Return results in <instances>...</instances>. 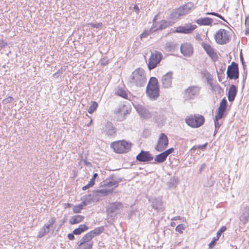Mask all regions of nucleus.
I'll return each mask as SVG.
<instances>
[{
    "label": "nucleus",
    "instance_id": "obj_1",
    "mask_svg": "<svg viewBox=\"0 0 249 249\" xmlns=\"http://www.w3.org/2000/svg\"><path fill=\"white\" fill-rule=\"evenodd\" d=\"M146 82L143 70L138 68L134 71L130 77V82L137 87H143Z\"/></svg>",
    "mask_w": 249,
    "mask_h": 249
},
{
    "label": "nucleus",
    "instance_id": "obj_2",
    "mask_svg": "<svg viewBox=\"0 0 249 249\" xmlns=\"http://www.w3.org/2000/svg\"><path fill=\"white\" fill-rule=\"evenodd\" d=\"M201 88L197 85L190 86L185 89L183 92L185 101L194 100L197 97L200 92Z\"/></svg>",
    "mask_w": 249,
    "mask_h": 249
},
{
    "label": "nucleus",
    "instance_id": "obj_3",
    "mask_svg": "<svg viewBox=\"0 0 249 249\" xmlns=\"http://www.w3.org/2000/svg\"><path fill=\"white\" fill-rule=\"evenodd\" d=\"M193 6V3L189 2L172 11L170 16L173 19H178L180 17L187 14Z\"/></svg>",
    "mask_w": 249,
    "mask_h": 249
},
{
    "label": "nucleus",
    "instance_id": "obj_4",
    "mask_svg": "<svg viewBox=\"0 0 249 249\" xmlns=\"http://www.w3.org/2000/svg\"><path fill=\"white\" fill-rule=\"evenodd\" d=\"M111 146L116 153H125L130 150L131 144L123 140L112 142Z\"/></svg>",
    "mask_w": 249,
    "mask_h": 249
},
{
    "label": "nucleus",
    "instance_id": "obj_5",
    "mask_svg": "<svg viewBox=\"0 0 249 249\" xmlns=\"http://www.w3.org/2000/svg\"><path fill=\"white\" fill-rule=\"evenodd\" d=\"M117 131V129L114 126L113 124L109 121H107L102 124L101 134L107 137H114L116 135Z\"/></svg>",
    "mask_w": 249,
    "mask_h": 249
},
{
    "label": "nucleus",
    "instance_id": "obj_6",
    "mask_svg": "<svg viewBox=\"0 0 249 249\" xmlns=\"http://www.w3.org/2000/svg\"><path fill=\"white\" fill-rule=\"evenodd\" d=\"M186 124L193 128H197L203 124L205 122L204 117L201 115H191L186 119Z\"/></svg>",
    "mask_w": 249,
    "mask_h": 249
},
{
    "label": "nucleus",
    "instance_id": "obj_7",
    "mask_svg": "<svg viewBox=\"0 0 249 249\" xmlns=\"http://www.w3.org/2000/svg\"><path fill=\"white\" fill-rule=\"evenodd\" d=\"M122 181V178H116L114 176H111L109 178H107L101 183L102 187H105L108 189H110L111 192L113 189L118 186L119 183Z\"/></svg>",
    "mask_w": 249,
    "mask_h": 249
},
{
    "label": "nucleus",
    "instance_id": "obj_8",
    "mask_svg": "<svg viewBox=\"0 0 249 249\" xmlns=\"http://www.w3.org/2000/svg\"><path fill=\"white\" fill-rule=\"evenodd\" d=\"M162 58V54L161 53L155 51L151 53L148 63V68L149 70L155 69L157 65L160 62Z\"/></svg>",
    "mask_w": 249,
    "mask_h": 249
},
{
    "label": "nucleus",
    "instance_id": "obj_9",
    "mask_svg": "<svg viewBox=\"0 0 249 249\" xmlns=\"http://www.w3.org/2000/svg\"><path fill=\"white\" fill-rule=\"evenodd\" d=\"M214 38L216 42L219 44H226L230 40L229 32L225 29H221L214 35Z\"/></svg>",
    "mask_w": 249,
    "mask_h": 249
},
{
    "label": "nucleus",
    "instance_id": "obj_10",
    "mask_svg": "<svg viewBox=\"0 0 249 249\" xmlns=\"http://www.w3.org/2000/svg\"><path fill=\"white\" fill-rule=\"evenodd\" d=\"M168 145V139L164 133H160L155 149L159 152L164 150Z\"/></svg>",
    "mask_w": 249,
    "mask_h": 249
},
{
    "label": "nucleus",
    "instance_id": "obj_11",
    "mask_svg": "<svg viewBox=\"0 0 249 249\" xmlns=\"http://www.w3.org/2000/svg\"><path fill=\"white\" fill-rule=\"evenodd\" d=\"M239 70L238 64L232 62L231 65L228 67L227 75L230 79H237L239 78Z\"/></svg>",
    "mask_w": 249,
    "mask_h": 249
},
{
    "label": "nucleus",
    "instance_id": "obj_12",
    "mask_svg": "<svg viewBox=\"0 0 249 249\" xmlns=\"http://www.w3.org/2000/svg\"><path fill=\"white\" fill-rule=\"evenodd\" d=\"M123 208V205L121 202H116L110 204L107 211L108 215L110 217H113L119 213Z\"/></svg>",
    "mask_w": 249,
    "mask_h": 249
},
{
    "label": "nucleus",
    "instance_id": "obj_13",
    "mask_svg": "<svg viewBox=\"0 0 249 249\" xmlns=\"http://www.w3.org/2000/svg\"><path fill=\"white\" fill-rule=\"evenodd\" d=\"M136 159L140 162H149L153 160V157L149 151L141 150V152L136 156Z\"/></svg>",
    "mask_w": 249,
    "mask_h": 249
},
{
    "label": "nucleus",
    "instance_id": "obj_14",
    "mask_svg": "<svg viewBox=\"0 0 249 249\" xmlns=\"http://www.w3.org/2000/svg\"><path fill=\"white\" fill-rule=\"evenodd\" d=\"M173 79V72H168L164 74L161 78L162 86L163 88L167 89L171 87Z\"/></svg>",
    "mask_w": 249,
    "mask_h": 249
},
{
    "label": "nucleus",
    "instance_id": "obj_15",
    "mask_svg": "<svg viewBox=\"0 0 249 249\" xmlns=\"http://www.w3.org/2000/svg\"><path fill=\"white\" fill-rule=\"evenodd\" d=\"M202 46L207 54L211 57L213 61L215 62L217 60L218 56L213 48L209 44L202 43Z\"/></svg>",
    "mask_w": 249,
    "mask_h": 249
},
{
    "label": "nucleus",
    "instance_id": "obj_16",
    "mask_svg": "<svg viewBox=\"0 0 249 249\" xmlns=\"http://www.w3.org/2000/svg\"><path fill=\"white\" fill-rule=\"evenodd\" d=\"M180 51L183 55L189 57L193 53V48L190 43H184L180 46Z\"/></svg>",
    "mask_w": 249,
    "mask_h": 249
},
{
    "label": "nucleus",
    "instance_id": "obj_17",
    "mask_svg": "<svg viewBox=\"0 0 249 249\" xmlns=\"http://www.w3.org/2000/svg\"><path fill=\"white\" fill-rule=\"evenodd\" d=\"M135 108L141 117L145 119L151 118V113L144 107L140 105H137L135 106Z\"/></svg>",
    "mask_w": 249,
    "mask_h": 249
},
{
    "label": "nucleus",
    "instance_id": "obj_18",
    "mask_svg": "<svg viewBox=\"0 0 249 249\" xmlns=\"http://www.w3.org/2000/svg\"><path fill=\"white\" fill-rule=\"evenodd\" d=\"M227 107V101L225 98H223L220 103L215 116L217 118H222Z\"/></svg>",
    "mask_w": 249,
    "mask_h": 249
},
{
    "label": "nucleus",
    "instance_id": "obj_19",
    "mask_svg": "<svg viewBox=\"0 0 249 249\" xmlns=\"http://www.w3.org/2000/svg\"><path fill=\"white\" fill-rule=\"evenodd\" d=\"M196 28V25L189 24L183 27H178L176 30V32L179 33L190 34Z\"/></svg>",
    "mask_w": 249,
    "mask_h": 249
},
{
    "label": "nucleus",
    "instance_id": "obj_20",
    "mask_svg": "<svg viewBox=\"0 0 249 249\" xmlns=\"http://www.w3.org/2000/svg\"><path fill=\"white\" fill-rule=\"evenodd\" d=\"M159 88H146V93L147 96L151 100H156L159 96Z\"/></svg>",
    "mask_w": 249,
    "mask_h": 249
},
{
    "label": "nucleus",
    "instance_id": "obj_21",
    "mask_svg": "<svg viewBox=\"0 0 249 249\" xmlns=\"http://www.w3.org/2000/svg\"><path fill=\"white\" fill-rule=\"evenodd\" d=\"M239 219L243 225L246 224L249 221V205L244 207L242 210Z\"/></svg>",
    "mask_w": 249,
    "mask_h": 249
},
{
    "label": "nucleus",
    "instance_id": "obj_22",
    "mask_svg": "<svg viewBox=\"0 0 249 249\" xmlns=\"http://www.w3.org/2000/svg\"><path fill=\"white\" fill-rule=\"evenodd\" d=\"M237 89L236 86L234 85H231L229 88L228 91V98L230 102H232L236 95Z\"/></svg>",
    "mask_w": 249,
    "mask_h": 249
},
{
    "label": "nucleus",
    "instance_id": "obj_23",
    "mask_svg": "<svg viewBox=\"0 0 249 249\" xmlns=\"http://www.w3.org/2000/svg\"><path fill=\"white\" fill-rule=\"evenodd\" d=\"M195 21L200 26L212 25L213 20L211 18L206 17L197 19L196 20H195Z\"/></svg>",
    "mask_w": 249,
    "mask_h": 249
},
{
    "label": "nucleus",
    "instance_id": "obj_24",
    "mask_svg": "<svg viewBox=\"0 0 249 249\" xmlns=\"http://www.w3.org/2000/svg\"><path fill=\"white\" fill-rule=\"evenodd\" d=\"M84 219V217L81 215H76L72 216L69 221L71 224L73 225L78 224L82 222Z\"/></svg>",
    "mask_w": 249,
    "mask_h": 249
},
{
    "label": "nucleus",
    "instance_id": "obj_25",
    "mask_svg": "<svg viewBox=\"0 0 249 249\" xmlns=\"http://www.w3.org/2000/svg\"><path fill=\"white\" fill-rule=\"evenodd\" d=\"M89 228L85 224H81L77 228L75 229L73 231V234L75 235H79L82 232L87 231Z\"/></svg>",
    "mask_w": 249,
    "mask_h": 249
},
{
    "label": "nucleus",
    "instance_id": "obj_26",
    "mask_svg": "<svg viewBox=\"0 0 249 249\" xmlns=\"http://www.w3.org/2000/svg\"><path fill=\"white\" fill-rule=\"evenodd\" d=\"M159 88L158 79L154 77H151L149 81L146 88Z\"/></svg>",
    "mask_w": 249,
    "mask_h": 249
},
{
    "label": "nucleus",
    "instance_id": "obj_27",
    "mask_svg": "<svg viewBox=\"0 0 249 249\" xmlns=\"http://www.w3.org/2000/svg\"><path fill=\"white\" fill-rule=\"evenodd\" d=\"M50 229L49 228V226L44 225L41 229H40L38 234V238H41L48 233L49 232Z\"/></svg>",
    "mask_w": 249,
    "mask_h": 249
},
{
    "label": "nucleus",
    "instance_id": "obj_28",
    "mask_svg": "<svg viewBox=\"0 0 249 249\" xmlns=\"http://www.w3.org/2000/svg\"><path fill=\"white\" fill-rule=\"evenodd\" d=\"M167 158V157L163 152L155 156V161L157 163H162L166 160Z\"/></svg>",
    "mask_w": 249,
    "mask_h": 249
},
{
    "label": "nucleus",
    "instance_id": "obj_29",
    "mask_svg": "<svg viewBox=\"0 0 249 249\" xmlns=\"http://www.w3.org/2000/svg\"><path fill=\"white\" fill-rule=\"evenodd\" d=\"M79 249H92V242H84L81 244V240L78 242Z\"/></svg>",
    "mask_w": 249,
    "mask_h": 249
},
{
    "label": "nucleus",
    "instance_id": "obj_30",
    "mask_svg": "<svg viewBox=\"0 0 249 249\" xmlns=\"http://www.w3.org/2000/svg\"><path fill=\"white\" fill-rule=\"evenodd\" d=\"M94 237L91 231L87 233L81 239V244L84 242H91V240Z\"/></svg>",
    "mask_w": 249,
    "mask_h": 249
},
{
    "label": "nucleus",
    "instance_id": "obj_31",
    "mask_svg": "<svg viewBox=\"0 0 249 249\" xmlns=\"http://www.w3.org/2000/svg\"><path fill=\"white\" fill-rule=\"evenodd\" d=\"M152 207L156 210H158L162 206V201L160 199H154L152 201Z\"/></svg>",
    "mask_w": 249,
    "mask_h": 249
},
{
    "label": "nucleus",
    "instance_id": "obj_32",
    "mask_svg": "<svg viewBox=\"0 0 249 249\" xmlns=\"http://www.w3.org/2000/svg\"><path fill=\"white\" fill-rule=\"evenodd\" d=\"M178 45L172 42H167L165 44V49L168 51H173L176 49Z\"/></svg>",
    "mask_w": 249,
    "mask_h": 249
},
{
    "label": "nucleus",
    "instance_id": "obj_33",
    "mask_svg": "<svg viewBox=\"0 0 249 249\" xmlns=\"http://www.w3.org/2000/svg\"><path fill=\"white\" fill-rule=\"evenodd\" d=\"M115 93L117 95H118V96H120L121 97H123V98H124V99H127L128 98V94H127V93L123 89H121V88L118 89L116 90Z\"/></svg>",
    "mask_w": 249,
    "mask_h": 249
},
{
    "label": "nucleus",
    "instance_id": "obj_34",
    "mask_svg": "<svg viewBox=\"0 0 249 249\" xmlns=\"http://www.w3.org/2000/svg\"><path fill=\"white\" fill-rule=\"evenodd\" d=\"M96 193H97V195L99 196H107L108 194L111 193V192L110 189H108L106 188V189L97 190L96 191Z\"/></svg>",
    "mask_w": 249,
    "mask_h": 249
},
{
    "label": "nucleus",
    "instance_id": "obj_35",
    "mask_svg": "<svg viewBox=\"0 0 249 249\" xmlns=\"http://www.w3.org/2000/svg\"><path fill=\"white\" fill-rule=\"evenodd\" d=\"M104 230V227H99L98 228H96L94 229L93 230L90 231L92 234V235H94V237L97 235H99L101 234Z\"/></svg>",
    "mask_w": 249,
    "mask_h": 249
},
{
    "label": "nucleus",
    "instance_id": "obj_36",
    "mask_svg": "<svg viewBox=\"0 0 249 249\" xmlns=\"http://www.w3.org/2000/svg\"><path fill=\"white\" fill-rule=\"evenodd\" d=\"M98 107V104L96 102H93L92 104L90 106L88 112L90 114L92 113L94 111H95Z\"/></svg>",
    "mask_w": 249,
    "mask_h": 249
},
{
    "label": "nucleus",
    "instance_id": "obj_37",
    "mask_svg": "<svg viewBox=\"0 0 249 249\" xmlns=\"http://www.w3.org/2000/svg\"><path fill=\"white\" fill-rule=\"evenodd\" d=\"M92 199V198L90 195L85 196V198L82 201V203L84 206H86L91 202Z\"/></svg>",
    "mask_w": 249,
    "mask_h": 249
},
{
    "label": "nucleus",
    "instance_id": "obj_38",
    "mask_svg": "<svg viewBox=\"0 0 249 249\" xmlns=\"http://www.w3.org/2000/svg\"><path fill=\"white\" fill-rule=\"evenodd\" d=\"M169 22L166 20H162L157 30H163L167 28L169 26Z\"/></svg>",
    "mask_w": 249,
    "mask_h": 249
},
{
    "label": "nucleus",
    "instance_id": "obj_39",
    "mask_svg": "<svg viewBox=\"0 0 249 249\" xmlns=\"http://www.w3.org/2000/svg\"><path fill=\"white\" fill-rule=\"evenodd\" d=\"M221 118H217V116H215V119L214 120V125H215V132L214 134L217 132L218 129L219 128L221 124L219 123L218 120L221 119Z\"/></svg>",
    "mask_w": 249,
    "mask_h": 249
},
{
    "label": "nucleus",
    "instance_id": "obj_40",
    "mask_svg": "<svg viewBox=\"0 0 249 249\" xmlns=\"http://www.w3.org/2000/svg\"><path fill=\"white\" fill-rule=\"evenodd\" d=\"M83 204H80L78 205L74 206L73 208V211L74 213H79L80 211L83 209Z\"/></svg>",
    "mask_w": 249,
    "mask_h": 249
},
{
    "label": "nucleus",
    "instance_id": "obj_41",
    "mask_svg": "<svg viewBox=\"0 0 249 249\" xmlns=\"http://www.w3.org/2000/svg\"><path fill=\"white\" fill-rule=\"evenodd\" d=\"M205 15H213V16H215L218 18H220L221 19H222V20L225 21V22H227L225 19L223 17H222L220 14H218V13H215V12H208V13H206L205 14Z\"/></svg>",
    "mask_w": 249,
    "mask_h": 249
},
{
    "label": "nucleus",
    "instance_id": "obj_42",
    "mask_svg": "<svg viewBox=\"0 0 249 249\" xmlns=\"http://www.w3.org/2000/svg\"><path fill=\"white\" fill-rule=\"evenodd\" d=\"M56 219L54 217H51L48 221V223L45 224L46 226H49V228H52L53 225L55 223Z\"/></svg>",
    "mask_w": 249,
    "mask_h": 249
},
{
    "label": "nucleus",
    "instance_id": "obj_43",
    "mask_svg": "<svg viewBox=\"0 0 249 249\" xmlns=\"http://www.w3.org/2000/svg\"><path fill=\"white\" fill-rule=\"evenodd\" d=\"M184 229V224H180L178 225L176 228V231L180 233H182V230Z\"/></svg>",
    "mask_w": 249,
    "mask_h": 249
},
{
    "label": "nucleus",
    "instance_id": "obj_44",
    "mask_svg": "<svg viewBox=\"0 0 249 249\" xmlns=\"http://www.w3.org/2000/svg\"><path fill=\"white\" fill-rule=\"evenodd\" d=\"M226 227L225 226H222L220 229L217 231L216 233V236L218 238H219L222 233L224 232L226 230Z\"/></svg>",
    "mask_w": 249,
    "mask_h": 249
},
{
    "label": "nucleus",
    "instance_id": "obj_45",
    "mask_svg": "<svg viewBox=\"0 0 249 249\" xmlns=\"http://www.w3.org/2000/svg\"><path fill=\"white\" fill-rule=\"evenodd\" d=\"M91 27L99 28L102 26V23L99 22L97 23H90L89 24Z\"/></svg>",
    "mask_w": 249,
    "mask_h": 249
},
{
    "label": "nucleus",
    "instance_id": "obj_46",
    "mask_svg": "<svg viewBox=\"0 0 249 249\" xmlns=\"http://www.w3.org/2000/svg\"><path fill=\"white\" fill-rule=\"evenodd\" d=\"M174 151V149L173 148H170L163 151V152L165 154V155L166 156V157H167L170 154L173 153Z\"/></svg>",
    "mask_w": 249,
    "mask_h": 249
},
{
    "label": "nucleus",
    "instance_id": "obj_47",
    "mask_svg": "<svg viewBox=\"0 0 249 249\" xmlns=\"http://www.w3.org/2000/svg\"><path fill=\"white\" fill-rule=\"evenodd\" d=\"M13 100V97H12L11 96H9L8 97L3 99L2 101V103L4 104H6L11 103Z\"/></svg>",
    "mask_w": 249,
    "mask_h": 249
},
{
    "label": "nucleus",
    "instance_id": "obj_48",
    "mask_svg": "<svg viewBox=\"0 0 249 249\" xmlns=\"http://www.w3.org/2000/svg\"><path fill=\"white\" fill-rule=\"evenodd\" d=\"M240 59L241 62L242 63L243 69L245 70V69H246V65L244 61V58H243V57L242 53L241 52L240 54Z\"/></svg>",
    "mask_w": 249,
    "mask_h": 249
},
{
    "label": "nucleus",
    "instance_id": "obj_49",
    "mask_svg": "<svg viewBox=\"0 0 249 249\" xmlns=\"http://www.w3.org/2000/svg\"><path fill=\"white\" fill-rule=\"evenodd\" d=\"M150 31H144L141 35V38H144L148 36L150 34Z\"/></svg>",
    "mask_w": 249,
    "mask_h": 249
},
{
    "label": "nucleus",
    "instance_id": "obj_50",
    "mask_svg": "<svg viewBox=\"0 0 249 249\" xmlns=\"http://www.w3.org/2000/svg\"><path fill=\"white\" fill-rule=\"evenodd\" d=\"M226 68V65L224 64L223 65H221V67L219 69V71L217 72L218 74L221 73L223 74L224 73V71L225 70Z\"/></svg>",
    "mask_w": 249,
    "mask_h": 249
},
{
    "label": "nucleus",
    "instance_id": "obj_51",
    "mask_svg": "<svg viewBox=\"0 0 249 249\" xmlns=\"http://www.w3.org/2000/svg\"><path fill=\"white\" fill-rule=\"evenodd\" d=\"M7 45V43L3 40H0V50Z\"/></svg>",
    "mask_w": 249,
    "mask_h": 249
},
{
    "label": "nucleus",
    "instance_id": "obj_52",
    "mask_svg": "<svg viewBox=\"0 0 249 249\" xmlns=\"http://www.w3.org/2000/svg\"><path fill=\"white\" fill-rule=\"evenodd\" d=\"M206 167V164L205 163H203L201 165L199 169V174H201V172L204 170V169Z\"/></svg>",
    "mask_w": 249,
    "mask_h": 249
},
{
    "label": "nucleus",
    "instance_id": "obj_53",
    "mask_svg": "<svg viewBox=\"0 0 249 249\" xmlns=\"http://www.w3.org/2000/svg\"><path fill=\"white\" fill-rule=\"evenodd\" d=\"M207 144H208L207 143H205V144H204L203 145H198V146H197V148H198V149H200V150H204L206 148Z\"/></svg>",
    "mask_w": 249,
    "mask_h": 249
},
{
    "label": "nucleus",
    "instance_id": "obj_54",
    "mask_svg": "<svg viewBox=\"0 0 249 249\" xmlns=\"http://www.w3.org/2000/svg\"><path fill=\"white\" fill-rule=\"evenodd\" d=\"M74 235H75V234H73V231L72 233H69L68 234V238H69V239H70L71 240H73L74 239Z\"/></svg>",
    "mask_w": 249,
    "mask_h": 249
},
{
    "label": "nucleus",
    "instance_id": "obj_55",
    "mask_svg": "<svg viewBox=\"0 0 249 249\" xmlns=\"http://www.w3.org/2000/svg\"><path fill=\"white\" fill-rule=\"evenodd\" d=\"M245 24L246 26L249 27V15L246 18Z\"/></svg>",
    "mask_w": 249,
    "mask_h": 249
},
{
    "label": "nucleus",
    "instance_id": "obj_56",
    "mask_svg": "<svg viewBox=\"0 0 249 249\" xmlns=\"http://www.w3.org/2000/svg\"><path fill=\"white\" fill-rule=\"evenodd\" d=\"M216 243L214 242V241H211L209 244V247L210 249H212L213 247L215 245Z\"/></svg>",
    "mask_w": 249,
    "mask_h": 249
},
{
    "label": "nucleus",
    "instance_id": "obj_57",
    "mask_svg": "<svg viewBox=\"0 0 249 249\" xmlns=\"http://www.w3.org/2000/svg\"><path fill=\"white\" fill-rule=\"evenodd\" d=\"M180 219H181V217L180 216H175V217H173L171 219V220L175 221V220H180Z\"/></svg>",
    "mask_w": 249,
    "mask_h": 249
},
{
    "label": "nucleus",
    "instance_id": "obj_58",
    "mask_svg": "<svg viewBox=\"0 0 249 249\" xmlns=\"http://www.w3.org/2000/svg\"><path fill=\"white\" fill-rule=\"evenodd\" d=\"M90 187L88 186V184H87V185L84 186L83 187H82V189L83 190H86L87 189L89 188Z\"/></svg>",
    "mask_w": 249,
    "mask_h": 249
},
{
    "label": "nucleus",
    "instance_id": "obj_59",
    "mask_svg": "<svg viewBox=\"0 0 249 249\" xmlns=\"http://www.w3.org/2000/svg\"><path fill=\"white\" fill-rule=\"evenodd\" d=\"M134 9H135V11H136L137 13H139V12L140 10H139V8H138V6H137L136 5H135V6L134 7Z\"/></svg>",
    "mask_w": 249,
    "mask_h": 249
},
{
    "label": "nucleus",
    "instance_id": "obj_60",
    "mask_svg": "<svg viewBox=\"0 0 249 249\" xmlns=\"http://www.w3.org/2000/svg\"><path fill=\"white\" fill-rule=\"evenodd\" d=\"M219 238H218V236H216V237H214L213 239V240L212 241H214V242L215 243H216V241L218 240Z\"/></svg>",
    "mask_w": 249,
    "mask_h": 249
},
{
    "label": "nucleus",
    "instance_id": "obj_61",
    "mask_svg": "<svg viewBox=\"0 0 249 249\" xmlns=\"http://www.w3.org/2000/svg\"><path fill=\"white\" fill-rule=\"evenodd\" d=\"M101 63L102 65L105 66V65H107L108 63V62H107V61H105V60H102Z\"/></svg>",
    "mask_w": 249,
    "mask_h": 249
},
{
    "label": "nucleus",
    "instance_id": "obj_62",
    "mask_svg": "<svg viewBox=\"0 0 249 249\" xmlns=\"http://www.w3.org/2000/svg\"><path fill=\"white\" fill-rule=\"evenodd\" d=\"M198 149L197 148V146H196V145H195L190 150H195L196 149Z\"/></svg>",
    "mask_w": 249,
    "mask_h": 249
},
{
    "label": "nucleus",
    "instance_id": "obj_63",
    "mask_svg": "<svg viewBox=\"0 0 249 249\" xmlns=\"http://www.w3.org/2000/svg\"><path fill=\"white\" fill-rule=\"evenodd\" d=\"M98 176V174L97 173H94L93 175L92 178L95 179L96 177Z\"/></svg>",
    "mask_w": 249,
    "mask_h": 249
},
{
    "label": "nucleus",
    "instance_id": "obj_64",
    "mask_svg": "<svg viewBox=\"0 0 249 249\" xmlns=\"http://www.w3.org/2000/svg\"><path fill=\"white\" fill-rule=\"evenodd\" d=\"M245 34L246 35H249V28H247L245 31Z\"/></svg>",
    "mask_w": 249,
    "mask_h": 249
}]
</instances>
